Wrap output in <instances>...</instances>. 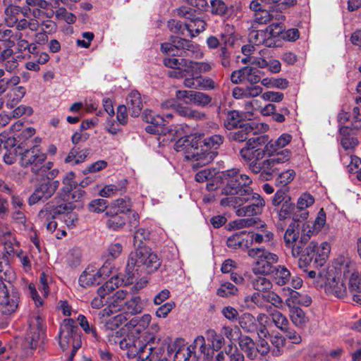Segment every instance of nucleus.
Here are the masks:
<instances>
[{
  "instance_id": "nucleus-39",
  "label": "nucleus",
  "mask_w": 361,
  "mask_h": 361,
  "mask_svg": "<svg viewBox=\"0 0 361 361\" xmlns=\"http://www.w3.org/2000/svg\"><path fill=\"white\" fill-rule=\"evenodd\" d=\"M127 104L133 116H137L142 109V101L137 91H132L128 96Z\"/></svg>"
},
{
  "instance_id": "nucleus-53",
  "label": "nucleus",
  "mask_w": 361,
  "mask_h": 361,
  "mask_svg": "<svg viewBox=\"0 0 361 361\" xmlns=\"http://www.w3.org/2000/svg\"><path fill=\"white\" fill-rule=\"evenodd\" d=\"M261 84L267 88L276 87L281 90H285L288 86V81L282 78H264L261 80Z\"/></svg>"
},
{
  "instance_id": "nucleus-13",
  "label": "nucleus",
  "mask_w": 361,
  "mask_h": 361,
  "mask_svg": "<svg viewBox=\"0 0 361 361\" xmlns=\"http://www.w3.org/2000/svg\"><path fill=\"white\" fill-rule=\"evenodd\" d=\"M41 142L40 137H35L30 147L21 154L20 164L24 167L30 166L33 173L37 171L38 167L47 159L46 154L39 147Z\"/></svg>"
},
{
  "instance_id": "nucleus-36",
  "label": "nucleus",
  "mask_w": 361,
  "mask_h": 361,
  "mask_svg": "<svg viewBox=\"0 0 361 361\" xmlns=\"http://www.w3.org/2000/svg\"><path fill=\"white\" fill-rule=\"evenodd\" d=\"M351 129L348 126H342L339 128L341 145L345 150L354 149L358 144L357 139L350 135Z\"/></svg>"
},
{
  "instance_id": "nucleus-30",
  "label": "nucleus",
  "mask_w": 361,
  "mask_h": 361,
  "mask_svg": "<svg viewBox=\"0 0 361 361\" xmlns=\"http://www.w3.org/2000/svg\"><path fill=\"white\" fill-rule=\"evenodd\" d=\"M292 140V136L288 133H283L276 140H271L265 145V151L268 155L278 153V151L288 145Z\"/></svg>"
},
{
  "instance_id": "nucleus-61",
  "label": "nucleus",
  "mask_w": 361,
  "mask_h": 361,
  "mask_svg": "<svg viewBox=\"0 0 361 361\" xmlns=\"http://www.w3.org/2000/svg\"><path fill=\"white\" fill-rule=\"evenodd\" d=\"M249 241L251 243H262L263 242H269L274 238V234L271 231H262V233L249 232Z\"/></svg>"
},
{
  "instance_id": "nucleus-15",
  "label": "nucleus",
  "mask_w": 361,
  "mask_h": 361,
  "mask_svg": "<svg viewBox=\"0 0 361 361\" xmlns=\"http://www.w3.org/2000/svg\"><path fill=\"white\" fill-rule=\"evenodd\" d=\"M267 126L255 121L247 122L240 125V128L231 133V137L237 142H243L266 130Z\"/></svg>"
},
{
  "instance_id": "nucleus-24",
  "label": "nucleus",
  "mask_w": 361,
  "mask_h": 361,
  "mask_svg": "<svg viewBox=\"0 0 361 361\" xmlns=\"http://www.w3.org/2000/svg\"><path fill=\"white\" fill-rule=\"evenodd\" d=\"M183 85L188 88L204 90H214L217 87V85L213 79L202 76L185 78L183 81Z\"/></svg>"
},
{
  "instance_id": "nucleus-5",
  "label": "nucleus",
  "mask_w": 361,
  "mask_h": 361,
  "mask_svg": "<svg viewBox=\"0 0 361 361\" xmlns=\"http://www.w3.org/2000/svg\"><path fill=\"white\" fill-rule=\"evenodd\" d=\"M15 278L13 271L8 266L3 268L0 262V311L5 315L11 314L18 307L19 292L12 283Z\"/></svg>"
},
{
  "instance_id": "nucleus-55",
  "label": "nucleus",
  "mask_w": 361,
  "mask_h": 361,
  "mask_svg": "<svg viewBox=\"0 0 361 361\" xmlns=\"http://www.w3.org/2000/svg\"><path fill=\"white\" fill-rule=\"evenodd\" d=\"M269 317L274 326L282 331L286 330V327L289 326L287 317L279 311H272L269 314Z\"/></svg>"
},
{
  "instance_id": "nucleus-43",
  "label": "nucleus",
  "mask_w": 361,
  "mask_h": 361,
  "mask_svg": "<svg viewBox=\"0 0 361 361\" xmlns=\"http://www.w3.org/2000/svg\"><path fill=\"white\" fill-rule=\"evenodd\" d=\"M238 343L240 349L249 359L254 360L256 358L257 350H255V343L252 338L247 336H242Z\"/></svg>"
},
{
  "instance_id": "nucleus-63",
  "label": "nucleus",
  "mask_w": 361,
  "mask_h": 361,
  "mask_svg": "<svg viewBox=\"0 0 361 361\" xmlns=\"http://www.w3.org/2000/svg\"><path fill=\"white\" fill-rule=\"evenodd\" d=\"M241 116L238 111L233 110L228 113L226 120L225 121V126L227 129L237 128L240 124Z\"/></svg>"
},
{
  "instance_id": "nucleus-29",
  "label": "nucleus",
  "mask_w": 361,
  "mask_h": 361,
  "mask_svg": "<svg viewBox=\"0 0 361 361\" xmlns=\"http://www.w3.org/2000/svg\"><path fill=\"white\" fill-rule=\"evenodd\" d=\"M195 344L200 345V350L203 353L205 361H223L224 360L225 355L223 352L219 353L214 357V349L205 345V340L203 336H197L195 340Z\"/></svg>"
},
{
  "instance_id": "nucleus-25",
  "label": "nucleus",
  "mask_w": 361,
  "mask_h": 361,
  "mask_svg": "<svg viewBox=\"0 0 361 361\" xmlns=\"http://www.w3.org/2000/svg\"><path fill=\"white\" fill-rule=\"evenodd\" d=\"M151 322V315L149 314H145L141 317H133L131 319L128 323L126 324V326L128 330L131 331L130 334H128L126 338L129 336H136L134 334H139L143 330H145L149 324Z\"/></svg>"
},
{
  "instance_id": "nucleus-3",
  "label": "nucleus",
  "mask_w": 361,
  "mask_h": 361,
  "mask_svg": "<svg viewBox=\"0 0 361 361\" xmlns=\"http://www.w3.org/2000/svg\"><path fill=\"white\" fill-rule=\"evenodd\" d=\"M161 259L149 247L136 248L129 255L126 267L127 281L139 272L153 273L161 266Z\"/></svg>"
},
{
  "instance_id": "nucleus-12",
  "label": "nucleus",
  "mask_w": 361,
  "mask_h": 361,
  "mask_svg": "<svg viewBox=\"0 0 361 361\" xmlns=\"http://www.w3.org/2000/svg\"><path fill=\"white\" fill-rule=\"evenodd\" d=\"M283 30V25L270 24L264 30H253L249 35V42L254 46L264 44L267 47L276 46V38Z\"/></svg>"
},
{
  "instance_id": "nucleus-47",
  "label": "nucleus",
  "mask_w": 361,
  "mask_h": 361,
  "mask_svg": "<svg viewBox=\"0 0 361 361\" xmlns=\"http://www.w3.org/2000/svg\"><path fill=\"white\" fill-rule=\"evenodd\" d=\"M290 317L293 323L300 328L304 327L309 321L305 312L298 307H293L290 309Z\"/></svg>"
},
{
  "instance_id": "nucleus-58",
  "label": "nucleus",
  "mask_w": 361,
  "mask_h": 361,
  "mask_svg": "<svg viewBox=\"0 0 361 361\" xmlns=\"http://www.w3.org/2000/svg\"><path fill=\"white\" fill-rule=\"evenodd\" d=\"M82 252L79 248H72L66 255V262L71 268L78 267L81 263Z\"/></svg>"
},
{
  "instance_id": "nucleus-10",
  "label": "nucleus",
  "mask_w": 361,
  "mask_h": 361,
  "mask_svg": "<svg viewBox=\"0 0 361 361\" xmlns=\"http://www.w3.org/2000/svg\"><path fill=\"white\" fill-rule=\"evenodd\" d=\"M334 269L338 272L339 277L343 276L348 283L350 291L361 290V279L355 271L354 264L348 259L338 257L334 262Z\"/></svg>"
},
{
  "instance_id": "nucleus-49",
  "label": "nucleus",
  "mask_w": 361,
  "mask_h": 361,
  "mask_svg": "<svg viewBox=\"0 0 361 361\" xmlns=\"http://www.w3.org/2000/svg\"><path fill=\"white\" fill-rule=\"evenodd\" d=\"M271 275L279 286L285 285L290 278V271L283 266L276 267Z\"/></svg>"
},
{
  "instance_id": "nucleus-41",
  "label": "nucleus",
  "mask_w": 361,
  "mask_h": 361,
  "mask_svg": "<svg viewBox=\"0 0 361 361\" xmlns=\"http://www.w3.org/2000/svg\"><path fill=\"white\" fill-rule=\"evenodd\" d=\"M181 49L186 50L191 57L200 59L204 57V52L200 47L185 39H178V45Z\"/></svg>"
},
{
  "instance_id": "nucleus-16",
  "label": "nucleus",
  "mask_w": 361,
  "mask_h": 361,
  "mask_svg": "<svg viewBox=\"0 0 361 361\" xmlns=\"http://www.w3.org/2000/svg\"><path fill=\"white\" fill-rule=\"evenodd\" d=\"M269 156V158L262 161V173L271 176L281 170L282 165L289 161L291 152L284 149Z\"/></svg>"
},
{
  "instance_id": "nucleus-45",
  "label": "nucleus",
  "mask_w": 361,
  "mask_h": 361,
  "mask_svg": "<svg viewBox=\"0 0 361 361\" xmlns=\"http://www.w3.org/2000/svg\"><path fill=\"white\" fill-rule=\"evenodd\" d=\"M331 246L327 242H323L319 246L316 245V258L314 266H323L329 257Z\"/></svg>"
},
{
  "instance_id": "nucleus-64",
  "label": "nucleus",
  "mask_w": 361,
  "mask_h": 361,
  "mask_svg": "<svg viewBox=\"0 0 361 361\" xmlns=\"http://www.w3.org/2000/svg\"><path fill=\"white\" fill-rule=\"evenodd\" d=\"M264 302L271 303L274 307L281 309L283 307V300L281 298L273 291L268 290L263 293Z\"/></svg>"
},
{
  "instance_id": "nucleus-11",
  "label": "nucleus",
  "mask_w": 361,
  "mask_h": 361,
  "mask_svg": "<svg viewBox=\"0 0 361 361\" xmlns=\"http://www.w3.org/2000/svg\"><path fill=\"white\" fill-rule=\"evenodd\" d=\"M42 332V319L39 315H33L29 319V329L22 343L24 355L31 356L38 345Z\"/></svg>"
},
{
  "instance_id": "nucleus-21",
  "label": "nucleus",
  "mask_w": 361,
  "mask_h": 361,
  "mask_svg": "<svg viewBox=\"0 0 361 361\" xmlns=\"http://www.w3.org/2000/svg\"><path fill=\"white\" fill-rule=\"evenodd\" d=\"M231 80L234 84L247 82L251 85H255L262 80L259 70L252 66H245L233 71Z\"/></svg>"
},
{
  "instance_id": "nucleus-22",
  "label": "nucleus",
  "mask_w": 361,
  "mask_h": 361,
  "mask_svg": "<svg viewBox=\"0 0 361 361\" xmlns=\"http://www.w3.org/2000/svg\"><path fill=\"white\" fill-rule=\"evenodd\" d=\"M335 274V276L326 285V290L338 298L345 299L348 294L346 282L343 276L339 277V274L336 269Z\"/></svg>"
},
{
  "instance_id": "nucleus-19",
  "label": "nucleus",
  "mask_w": 361,
  "mask_h": 361,
  "mask_svg": "<svg viewBox=\"0 0 361 361\" xmlns=\"http://www.w3.org/2000/svg\"><path fill=\"white\" fill-rule=\"evenodd\" d=\"M315 202L314 197L308 192L302 193L298 198L295 210L293 212L294 222L302 223L306 221L310 215L307 209L312 206Z\"/></svg>"
},
{
  "instance_id": "nucleus-56",
  "label": "nucleus",
  "mask_w": 361,
  "mask_h": 361,
  "mask_svg": "<svg viewBox=\"0 0 361 361\" xmlns=\"http://www.w3.org/2000/svg\"><path fill=\"white\" fill-rule=\"evenodd\" d=\"M192 95L190 104H194L201 107L208 106L212 101L211 96L202 92L193 91Z\"/></svg>"
},
{
  "instance_id": "nucleus-18",
  "label": "nucleus",
  "mask_w": 361,
  "mask_h": 361,
  "mask_svg": "<svg viewBox=\"0 0 361 361\" xmlns=\"http://www.w3.org/2000/svg\"><path fill=\"white\" fill-rule=\"evenodd\" d=\"M165 116L166 118H164L152 110H145L142 118L146 123H149L145 127L146 131L150 134L164 133V126H165L166 119L172 117V114H167Z\"/></svg>"
},
{
  "instance_id": "nucleus-8",
  "label": "nucleus",
  "mask_w": 361,
  "mask_h": 361,
  "mask_svg": "<svg viewBox=\"0 0 361 361\" xmlns=\"http://www.w3.org/2000/svg\"><path fill=\"white\" fill-rule=\"evenodd\" d=\"M315 227H288L283 236L286 246L292 248V255L298 257L303 246L313 234Z\"/></svg>"
},
{
  "instance_id": "nucleus-9",
  "label": "nucleus",
  "mask_w": 361,
  "mask_h": 361,
  "mask_svg": "<svg viewBox=\"0 0 361 361\" xmlns=\"http://www.w3.org/2000/svg\"><path fill=\"white\" fill-rule=\"evenodd\" d=\"M59 337V345L63 350H66L70 346L73 347V355L81 346L78 327L73 319H65L63 321L60 327Z\"/></svg>"
},
{
  "instance_id": "nucleus-44",
  "label": "nucleus",
  "mask_w": 361,
  "mask_h": 361,
  "mask_svg": "<svg viewBox=\"0 0 361 361\" xmlns=\"http://www.w3.org/2000/svg\"><path fill=\"white\" fill-rule=\"evenodd\" d=\"M23 12L20 6L10 5L5 8L4 21L8 27H13L18 22V16Z\"/></svg>"
},
{
  "instance_id": "nucleus-27",
  "label": "nucleus",
  "mask_w": 361,
  "mask_h": 361,
  "mask_svg": "<svg viewBox=\"0 0 361 361\" xmlns=\"http://www.w3.org/2000/svg\"><path fill=\"white\" fill-rule=\"evenodd\" d=\"M173 361H189L192 356V351L190 347L185 345V341L183 338H177L173 343Z\"/></svg>"
},
{
  "instance_id": "nucleus-37",
  "label": "nucleus",
  "mask_w": 361,
  "mask_h": 361,
  "mask_svg": "<svg viewBox=\"0 0 361 361\" xmlns=\"http://www.w3.org/2000/svg\"><path fill=\"white\" fill-rule=\"evenodd\" d=\"M250 236L249 232L245 231L235 233L228 238L227 245L233 248L247 246Z\"/></svg>"
},
{
  "instance_id": "nucleus-46",
  "label": "nucleus",
  "mask_w": 361,
  "mask_h": 361,
  "mask_svg": "<svg viewBox=\"0 0 361 361\" xmlns=\"http://www.w3.org/2000/svg\"><path fill=\"white\" fill-rule=\"evenodd\" d=\"M87 154V149L79 150L78 149L74 147L70 151L68 156L65 159V162L70 164L72 166L79 164L85 161Z\"/></svg>"
},
{
  "instance_id": "nucleus-23",
  "label": "nucleus",
  "mask_w": 361,
  "mask_h": 361,
  "mask_svg": "<svg viewBox=\"0 0 361 361\" xmlns=\"http://www.w3.org/2000/svg\"><path fill=\"white\" fill-rule=\"evenodd\" d=\"M271 6H267L263 10L255 13V21L259 24H266L271 22V24L278 23L283 25L285 16L277 11H271Z\"/></svg>"
},
{
  "instance_id": "nucleus-52",
  "label": "nucleus",
  "mask_w": 361,
  "mask_h": 361,
  "mask_svg": "<svg viewBox=\"0 0 361 361\" xmlns=\"http://www.w3.org/2000/svg\"><path fill=\"white\" fill-rule=\"evenodd\" d=\"M1 237L0 240L4 243L6 253L11 255L14 252V246H18V244L10 231H1Z\"/></svg>"
},
{
  "instance_id": "nucleus-20",
  "label": "nucleus",
  "mask_w": 361,
  "mask_h": 361,
  "mask_svg": "<svg viewBox=\"0 0 361 361\" xmlns=\"http://www.w3.org/2000/svg\"><path fill=\"white\" fill-rule=\"evenodd\" d=\"M192 9L186 6H182L178 8L177 13L179 16L189 19V22H185V30L188 35L192 37L203 32L206 27V23L200 18H192Z\"/></svg>"
},
{
  "instance_id": "nucleus-54",
  "label": "nucleus",
  "mask_w": 361,
  "mask_h": 361,
  "mask_svg": "<svg viewBox=\"0 0 361 361\" xmlns=\"http://www.w3.org/2000/svg\"><path fill=\"white\" fill-rule=\"evenodd\" d=\"M224 137L219 134L212 135L207 137L203 140V146L205 149H202L203 152H208V149H216L223 143ZM215 155L216 152H213Z\"/></svg>"
},
{
  "instance_id": "nucleus-51",
  "label": "nucleus",
  "mask_w": 361,
  "mask_h": 361,
  "mask_svg": "<svg viewBox=\"0 0 361 361\" xmlns=\"http://www.w3.org/2000/svg\"><path fill=\"white\" fill-rule=\"evenodd\" d=\"M150 232L146 227H138V228L135 231L134 233V239H133V245L136 248L139 247H145V245H143L144 241L147 240L149 238Z\"/></svg>"
},
{
  "instance_id": "nucleus-40",
  "label": "nucleus",
  "mask_w": 361,
  "mask_h": 361,
  "mask_svg": "<svg viewBox=\"0 0 361 361\" xmlns=\"http://www.w3.org/2000/svg\"><path fill=\"white\" fill-rule=\"evenodd\" d=\"M126 180L118 181L114 184L104 185L99 190V195L104 197H110L118 192L123 193L126 191Z\"/></svg>"
},
{
  "instance_id": "nucleus-32",
  "label": "nucleus",
  "mask_w": 361,
  "mask_h": 361,
  "mask_svg": "<svg viewBox=\"0 0 361 361\" xmlns=\"http://www.w3.org/2000/svg\"><path fill=\"white\" fill-rule=\"evenodd\" d=\"M215 174V170L204 169L196 173L195 180L196 181L200 183L208 181L206 188L207 190L212 191L217 188L218 185L217 183H216L215 182L216 181L217 179H220L219 175L217 177H215L214 180H212Z\"/></svg>"
},
{
  "instance_id": "nucleus-34",
  "label": "nucleus",
  "mask_w": 361,
  "mask_h": 361,
  "mask_svg": "<svg viewBox=\"0 0 361 361\" xmlns=\"http://www.w3.org/2000/svg\"><path fill=\"white\" fill-rule=\"evenodd\" d=\"M238 323L244 331L247 333L257 332L259 335L258 324H257L256 318L252 314L248 312L242 314L238 317Z\"/></svg>"
},
{
  "instance_id": "nucleus-33",
  "label": "nucleus",
  "mask_w": 361,
  "mask_h": 361,
  "mask_svg": "<svg viewBox=\"0 0 361 361\" xmlns=\"http://www.w3.org/2000/svg\"><path fill=\"white\" fill-rule=\"evenodd\" d=\"M183 63L185 64L187 63V61L183 59H177V58H166L164 59V64L169 68H172L173 70L169 71V75L171 77H174L177 78H184L185 76V73L184 72V68H182L181 66Z\"/></svg>"
},
{
  "instance_id": "nucleus-7",
  "label": "nucleus",
  "mask_w": 361,
  "mask_h": 361,
  "mask_svg": "<svg viewBox=\"0 0 361 361\" xmlns=\"http://www.w3.org/2000/svg\"><path fill=\"white\" fill-rule=\"evenodd\" d=\"M76 205L71 202H64L57 206L52 211H43L39 212V217L44 219L47 226H58L63 223L65 226H72L78 221V216L73 210Z\"/></svg>"
},
{
  "instance_id": "nucleus-4",
  "label": "nucleus",
  "mask_w": 361,
  "mask_h": 361,
  "mask_svg": "<svg viewBox=\"0 0 361 361\" xmlns=\"http://www.w3.org/2000/svg\"><path fill=\"white\" fill-rule=\"evenodd\" d=\"M201 137L200 133L184 135L178 138L174 144V149L183 152L185 159L192 161L193 169L208 164L215 157L214 152H205L198 147Z\"/></svg>"
},
{
  "instance_id": "nucleus-57",
  "label": "nucleus",
  "mask_w": 361,
  "mask_h": 361,
  "mask_svg": "<svg viewBox=\"0 0 361 361\" xmlns=\"http://www.w3.org/2000/svg\"><path fill=\"white\" fill-rule=\"evenodd\" d=\"M127 320V313H121L106 320L104 324V327L106 330L113 331L118 328Z\"/></svg>"
},
{
  "instance_id": "nucleus-28",
  "label": "nucleus",
  "mask_w": 361,
  "mask_h": 361,
  "mask_svg": "<svg viewBox=\"0 0 361 361\" xmlns=\"http://www.w3.org/2000/svg\"><path fill=\"white\" fill-rule=\"evenodd\" d=\"M26 90L23 86L13 87L8 90L6 94L5 104L6 106L9 109L16 106L24 97Z\"/></svg>"
},
{
  "instance_id": "nucleus-6",
  "label": "nucleus",
  "mask_w": 361,
  "mask_h": 361,
  "mask_svg": "<svg viewBox=\"0 0 361 361\" xmlns=\"http://www.w3.org/2000/svg\"><path fill=\"white\" fill-rule=\"evenodd\" d=\"M224 186L222 188L223 195H237L251 196L255 194L248 187L252 183V179L246 174L240 173L238 169H231L221 172L219 175Z\"/></svg>"
},
{
  "instance_id": "nucleus-31",
  "label": "nucleus",
  "mask_w": 361,
  "mask_h": 361,
  "mask_svg": "<svg viewBox=\"0 0 361 361\" xmlns=\"http://www.w3.org/2000/svg\"><path fill=\"white\" fill-rule=\"evenodd\" d=\"M127 292L123 290H119L112 296L111 301L109 308H105L102 310V316H109L112 312L123 310L125 303V299L127 296Z\"/></svg>"
},
{
  "instance_id": "nucleus-1",
  "label": "nucleus",
  "mask_w": 361,
  "mask_h": 361,
  "mask_svg": "<svg viewBox=\"0 0 361 361\" xmlns=\"http://www.w3.org/2000/svg\"><path fill=\"white\" fill-rule=\"evenodd\" d=\"M119 345L121 349L127 350L129 358L137 357V361L159 360L173 353L172 343L161 341L159 337L149 332H145L137 338L129 336L121 340Z\"/></svg>"
},
{
  "instance_id": "nucleus-17",
  "label": "nucleus",
  "mask_w": 361,
  "mask_h": 361,
  "mask_svg": "<svg viewBox=\"0 0 361 361\" xmlns=\"http://www.w3.org/2000/svg\"><path fill=\"white\" fill-rule=\"evenodd\" d=\"M111 273V268L105 263L99 270L87 267L79 277V284L83 287L98 285L103 276H107Z\"/></svg>"
},
{
  "instance_id": "nucleus-14",
  "label": "nucleus",
  "mask_w": 361,
  "mask_h": 361,
  "mask_svg": "<svg viewBox=\"0 0 361 361\" xmlns=\"http://www.w3.org/2000/svg\"><path fill=\"white\" fill-rule=\"evenodd\" d=\"M267 141V136H255L249 138L245 146L240 152L242 159L247 163L262 159L267 152L265 148L262 149L259 147L264 145Z\"/></svg>"
},
{
  "instance_id": "nucleus-48",
  "label": "nucleus",
  "mask_w": 361,
  "mask_h": 361,
  "mask_svg": "<svg viewBox=\"0 0 361 361\" xmlns=\"http://www.w3.org/2000/svg\"><path fill=\"white\" fill-rule=\"evenodd\" d=\"M123 310L126 311L125 313H127V316L128 314L134 315L140 313L142 310V306L140 303V298L138 296H133L130 300H126Z\"/></svg>"
},
{
  "instance_id": "nucleus-60",
  "label": "nucleus",
  "mask_w": 361,
  "mask_h": 361,
  "mask_svg": "<svg viewBox=\"0 0 361 361\" xmlns=\"http://www.w3.org/2000/svg\"><path fill=\"white\" fill-rule=\"evenodd\" d=\"M271 343L274 347L272 354L274 356H279L283 352V348L286 343V338L279 334L271 337Z\"/></svg>"
},
{
  "instance_id": "nucleus-42",
  "label": "nucleus",
  "mask_w": 361,
  "mask_h": 361,
  "mask_svg": "<svg viewBox=\"0 0 361 361\" xmlns=\"http://www.w3.org/2000/svg\"><path fill=\"white\" fill-rule=\"evenodd\" d=\"M131 203L130 198L125 197L113 201L111 204L109 210L106 214H117L118 213H125L130 211Z\"/></svg>"
},
{
  "instance_id": "nucleus-2",
  "label": "nucleus",
  "mask_w": 361,
  "mask_h": 361,
  "mask_svg": "<svg viewBox=\"0 0 361 361\" xmlns=\"http://www.w3.org/2000/svg\"><path fill=\"white\" fill-rule=\"evenodd\" d=\"M226 195L227 197H223L220 201V204L222 207L236 208L245 202L250 203L249 205L236 210L237 216L247 218L240 220L238 223L235 221V226H253L259 222V219L257 216L262 212L265 205V202L259 194H252L251 196L248 197H240L235 196V195Z\"/></svg>"
},
{
  "instance_id": "nucleus-50",
  "label": "nucleus",
  "mask_w": 361,
  "mask_h": 361,
  "mask_svg": "<svg viewBox=\"0 0 361 361\" xmlns=\"http://www.w3.org/2000/svg\"><path fill=\"white\" fill-rule=\"evenodd\" d=\"M275 266L264 262L262 259H257V261L252 267L254 274L269 275L274 271Z\"/></svg>"
},
{
  "instance_id": "nucleus-38",
  "label": "nucleus",
  "mask_w": 361,
  "mask_h": 361,
  "mask_svg": "<svg viewBox=\"0 0 361 361\" xmlns=\"http://www.w3.org/2000/svg\"><path fill=\"white\" fill-rule=\"evenodd\" d=\"M264 276L265 275L254 274L250 279L252 288L255 290L263 293L272 288L271 281Z\"/></svg>"
},
{
  "instance_id": "nucleus-62",
  "label": "nucleus",
  "mask_w": 361,
  "mask_h": 361,
  "mask_svg": "<svg viewBox=\"0 0 361 361\" xmlns=\"http://www.w3.org/2000/svg\"><path fill=\"white\" fill-rule=\"evenodd\" d=\"M178 39H183V38L180 37H173L172 42H165L161 44V51L168 55L174 56L178 54V50L181 49L178 45Z\"/></svg>"
},
{
  "instance_id": "nucleus-26",
  "label": "nucleus",
  "mask_w": 361,
  "mask_h": 361,
  "mask_svg": "<svg viewBox=\"0 0 361 361\" xmlns=\"http://www.w3.org/2000/svg\"><path fill=\"white\" fill-rule=\"evenodd\" d=\"M262 92V87L259 85H247L245 87H235L232 91L233 97L236 99L256 97Z\"/></svg>"
},
{
  "instance_id": "nucleus-35",
  "label": "nucleus",
  "mask_w": 361,
  "mask_h": 361,
  "mask_svg": "<svg viewBox=\"0 0 361 361\" xmlns=\"http://www.w3.org/2000/svg\"><path fill=\"white\" fill-rule=\"evenodd\" d=\"M247 253L252 258L262 259L272 264L276 263L279 260L276 254L270 252L264 248H252L248 250Z\"/></svg>"
},
{
  "instance_id": "nucleus-59",
  "label": "nucleus",
  "mask_w": 361,
  "mask_h": 361,
  "mask_svg": "<svg viewBox=\"0 0 361 361\" xmlns=\"http://www.w3.org/2000/svg\"><path fill=\"white\" fill-rule=\"evenodd\" d=\"M184 72L185 78H195V76H201L203 73L199 62L189 61L184 65Z\"/></svg>"
}]
</instances>
